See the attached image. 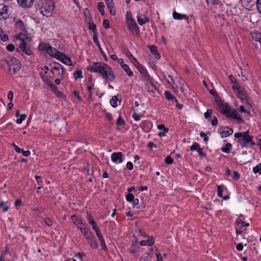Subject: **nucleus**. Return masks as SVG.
<instances>
[{"instance_id":"obj_24","label":"nucleus","mask_w":261,"mask_h":261,"mask_svg":"<svg viewBox=\"0 0 261 261\" xmlns=\"http://www.w3.org/2000/svg\"><path fill=\"white\" fill-rule=\"evenodd\" d=\"M81 232L83 233L84 236L87 240H89L93 237L91 233L89 232V229L86 227H84Z\"/></svg>"},{"instance_id":"obj_64","label":"nucleus","mask_w":261,"mask_h":261,"mask_svg":"<svg viewBox=\"0 0 261 261\" xmlns=\"http://www.w3.org/2000/svg\"><path fill=\"white\" fill-rule=\"evenodd\" d=\"M157 258V261H163V257L160 253H157L156 254Z\"/></svg>"},{"instance_id":"obj_52","label":"nucleus","mask_w":261,"mask_h":261,"mask_svg":"<svg viewBox=\"0 0 261 261\" xmlns=\"http://www.w3.org/2000/svg\"><path fill=\"white\" fill-rule=\"evenodd\" d=\"M256 8L257 11L261 14V0H257Z\"/></svg>"},{"instance_id":"obj_22","label":"nucleus","mask_w":261,"mask_h":261,"mask_svg":"<svg viewBox=\"0 0 261 261\" xmlns=\"http://www.w3.org/2000/svg\"><path fill=\"white\" fill-rule=\"evenodd\" d=\"M227 118L236 119L239 124L243 123L244 122L243 119L241 118L240 115H226Z\"/></svg>"},{"instance_id":"obj_40","label":"nucleus","mask_w":261,"mask_h":261,"mask_svg":"<svg viewBox=\"0 0 261 261\" xmlns=\"http://www.w3.org/2000/svg\"><path fill=\"white\" fill-rule=\"evenodd\" d=\"M18 38L21 40V42H25V40H28L29 39V38L27 37L25 34H24L23 33H20L18 35Z\"/></svg>"},{"instance_id":"obj_32","label":"nucleus","mask_w":261,"mask_h":261,"mask_svg":"<svg viewBox=\"0 0 261 261\" xmlns=\"http://www.w3.org/2000/svg\"><path fill=\"white\" fill-rule=\"evenodd\" d=\"M104 8H105V5H104L103 3L99 2L97 4V8H98L99 12L100 13V14L102 15H103L105 14Z\"/></svg>"},{"instance_id":"obj_53","label":"nucleus","mask_w":261,"mask_h":261,"mask_svg":"<svg viewBox=\"0 0 261 261\" xmlns=\"http://www.w3.org/2000/svg\"><path fill=\"white\" fill-rule=\"evenodd\" d=\"M146 241L147 245L148 246H151L153 245L154 241L153 239L149 238Z\"/></svg>"},{"instance_id":"obj_38","label":"nucleus","mask_w":261,"mask_h":261,"mask_svg":"<svg viewBox=\"0 0 261 261\" xmlns=\"http://www.w3.org/2000/svg\"><path fill=\"white\" fill-rule=\"evenodd\" d=\"M73 76L75 79H80L83 77L81 70L75 71L73 73Z\"/></svg>"},{"instance_id":"obj_56","label":"nucleus","mask_w":261,"mask_h":261,"mask_svg":"<svg viewBox=\"0 0 261 261\" xmlns=\"http://www.w3.org/2000/svg\"><path fill=\"white\" fill-rule=\"evenodd\" d=\"M200 136L201 137H203V140L205 141V142H207L208 140V137L207 136V135H206V134L204 133V132H201L200 133Z\"/></svg>"},{"instance_id":"obj_45","label":"nucleus","mask_w":261,"mask_h":261,"mask_svg":"<svg viewBox=\"0 0 261 261\" xmlns=\"http://www.w3.org/2000/svg\"><path fill=\"white\" fill-rule=\"evenodd\" d=\"M240 177V174L238 172L236 171L233 172V175L232 176V178L233 180H237L239 179Z\"/></svg>"},{"instance_id":"obj_8","label":"nucleus","mask_w":261,"mask_h":261,"mask_svg":"<svg viewBox=\"0 0 261 261\" xmlns=\"http://www.w3.org/2000/svg\"><path fill=\"white\" fill-rule=\"evenodd\" d=\"M233 133V129L228 126H223L220 128L219 133L222 138L227 137Z\"/></svg>"},{"instance_id":"obj_62","label":"nucleus","mask_w":261,"mask_h":261,"mask_svg":"<svg viewBox=\"0 0 261 261\" xmlns=\"http://www.w3.org/2000/svg\"><path fill=\"white\" fill-rule=\"evenodd\" d=\"M21 152H22V155L24 156H28L31 153L29 150L24 151L23 150L21 149Z\"/></svg>"},{"instance_id":"obj_1","label":"nucleus","mask_w":261,"mask_h":261,"mask_svg":"<svg viewBox=\"0 0 261 261\" xmlns=\"http://www.w3.org/2000/svg\"><path fill=\"white\" fill-rule=\"evenodd\" d=\"M87 69L91 72L100 74L103 79L112 82L115 80V75L112 68L107 64L102 62H93L87 67Z\"/></svg>"},{"instance_id":"obj_9","label":"nucleus","mask_w":261,"mask_h":261,"mask_svg":"<svg viewBox=\"0 0 261 261\" xmlns=\"http://www.w3.org/2000/svg\"><path fill=\"white\" fill-rule=\"evenodd\" d=\"M52 64H54V66H53V69L51 70V72L53 73V74H55L54 70L59 71L60 69H61V73H58V76L61 77V78L63 76L65 72V69L63 68V67L59 63H56L55 62H53Z\"/></svg>"},{"instance_id":"obj_27","label":"nucleus","mask_w":261,"mask_h":261,"mask_svg":"<svg viewBox=\"0 0 261 261\" xmlns=\"http://www.w3.org/2000/svg\"><path fill=\"white\" fill-rule=\"evenodd\" d=\"M88 240L91 248L96 249L98 247V243L93 237Z\"/></svg>"},{"instance_id":"obj_20","label":"nucleus","mask_w":261,"mask_h":261,"mask_svg":"<svg viewBox=\"0 0 261 261\" xmlns=\"http://www.w3.org/2000/svg\"><path fill=\"white\" fill-rule=\"evenodd\" d=\"M138 70L140 72V73L144 77V79L146 81H148L149 80V75L148 74L147 71L145 68H144L143 66L140 67Z\"/></svg>"},{"instance_id":"obj_50","label":"nucleus","mask_w":261,"mask_h":261,"mask_svg":"<svg viewBox=\"0 0 261 261\" xmlns=\"http://www.w3.org/2000/svg\"><path fill=\"white\" fill-rule=\"evenodd\" d=\"M133 207H135L136 206H137V208H140V206H138L137 205H138L139 203V200L138 199V198H136V199H134V200L133 201Z\"/></svg>"},{"instance_id":"obj_43","label":"nucleus","mask_w":261,"mask_h":261,"mask_svg":"<svg viewBox=\"0 0 261 261\" xmlns=\"http://www.w3.org/2000/svg\"><path fill=\"white\" fill-rule=\"evenodd\" d=\"M165 162L168 165H171L173 163V160L170 156H168L165 160Z\"/></svg>"},{"instance_id":"obj_7","label":"nucleus","mask_w":261,"mask_h":261,"mask_svg":"<svg viewBox=\"0 0 261 261\" xmlns=\"http://www.w3.org/2000/svg\"><path fill=\"white\" fill-rule=\"evenodd\" d=\"M54 10L53 3L51 1L49 2L48 4L43 5L41 8V12L43 15H48L51 13Z\"/></svg>"},{"instance_id":"obj_12","label":"nucleus","mask_w":261,"mask_h":261,"mask_svg":"<svg viewBox=\"0 0 261 261\" xmlns=\"http://www.w3.org/2000/svg\"><path fill=\"white\" fill-rule=\"evenodd\" d=\"M93 39L94 42L97 46V47H98V48L100 53L101 54L102 56L104 57L105 60H108V58H107L105 53H104V51H103L102 48L101 47L100 43H99V42L98 41V38H97V34H94L93 35Z\"/></svg>"},{"instance_id":"obj_25","label":"nucleus","mask_w":261,"mask_h":261,"mask_svg":"<svg viewBox=\"0 0 261 261\" xmlns=\"http://www.w3.org/2000/svg\"><path fill=\"white\" fill-rule=\"evenodd\" d=\"M173 17L174 19H178V20H181L184 18H185V19L188 18L187 15H186L185 14H179L175 11L173 12Z\"/></svg>"},{"instance_id":"obj_19","label":"nucleus","mask_w":261,"mask_h":261,"mask_svg":"<svg viewBox=\"0 0 261 261\" xmlns=\"http://www.w3.org/2000/svg\"><path fill=\"white\" fill-rule=\"evenodd\" d=\"M143 17H142L140 16H137V21H138V23L140 25H142L144 24L145 23H146V22L149 21V19L148 17H146L144 15H143Z\"/></svg>"},{"instance_id":"obj_57","label":"nucleus","mask_w":261,"mask_h":261,"mask_svg":"<svg viewBox=\"0 0 261 261\" xmlns=\"http://www.w3.org/2000/svg\"><path fill=\"white\" fill-rule=\"evenodd\" d=\"M12 146L14 147L16 152L18 153H20L21 151V149L19 148L18 146H17L15 144L13 143Z\"/></svg>"},{"instance_id":"obj_5","label":"nucleus","mask_w":261,"mask_h":261,"mask_svg":"<svg viewBox=\"0 0 261 261\" xmlns=\"http://www.w3.org/2000/svg\"><path fill=\"white\" fill-rule=\"evenodd\" d=\"M39 47L42 49L45 50L46 52L48 54L56 58H57L58 56L61 55V52L57 50L56 48L51 47V46L48 44H43V45L40 44Z\"/></svg>"},{"instance_id":"obj_4","label":"nucleus","mask_w":261,"mask_h":261,"mask_svg":"<svg viewBox=\"0 0 261 261\" xmlns=\"http://www.w3.org/2000/svg\"><path fill=\"white\" fill-rule=\"evenodd\" d=\"M6 62L9 67V72L14 74L19 70L20 63L19 60L14 57H11L6 60Z\"/></svg>"},{"instance_id":"obj_54","label":"nucleus","mask_w":261,"mask_h":261,"mask_svg":"<svg viewBox=\"0 0 261 261\" xmlns=\"http://www.w3.org/2000/svg\"><path fill=\"white\" fill-rule=\"evenodd\" d=\"M7 49L9 51H12L14 50V45L12 44H9L6 46Z\"/></svg>"},{"instance_id":"obj_47","label":"nucleus","mask_w":261,"mask_h":261,"mask_svg":"<svg viewBox=\"0 0 261 261\" xmlns=\"http://www.w3.org/2000/svg\"><path fill=\"white\" fill-rule=\"evenodd\" d=\"M218 195L220 197H222L223 195V189L221 186L217 187Z\"/></svg>"},{"instance_id":"obj_15","label":"nucleus","mask_w":261,"mask_h":261,"mask_svg":"<svg viewBox=\"0 0 261 261\" xmlns=\"http://www.w3.org/2000/svg\"><path fill=\"white\" fill-rule=\"evenodd\" d=\"M19 48L28 55H31L32 54V51L30 48L28 47L25 42H20L19 44Z\"/></svg>"},{"instance_id":"obj_11","label":"nucleus","mask_w":261,"mask_h":261,"mask_svg":"<svg viewBox=\"0 0 261 261\" xmlns=\"http://www.w3.org/2000/svg\"><path fill=\"white\" fill-rule=\"evenodd\" d=\"M122 156L123 153L121 152H114L111 155V159L113 162L116 163L119 161V163H122L123 162Z\"/></svg>"},{"instance_id":"obj_58","label":"nucleus","mask_w":261,"mask_h":261,"mask_svg":"<svg viewBox=\"0 0 261 261\" xmlns=\"http://www.w3.org/2000/svg\"><path fill=\"white\" fill-rule=\"evenodd\" d=\"M206 1L213 5H218L219 2V0H206Z\"/></svg>"},{"instance_id":"obj_42","label":"nucleus","mask_w":261,"mask_h":261,"mask_svg":"<svg viewBox=\"0 0 261 261\" xmlns=\"http://www.w3.org/2000/svg\"><path fill=\"white\" fill-rule=\"evenodd\" d=\"M134 199V196L132 193H128L126 196V200L129 202H133Z\"/></svg>"},{"instance_id":"obj_63","label":"nucleus","mask_w":261,"mask_h":261,"mask_svg":"<svg viewBox=\"0 0 261 261\" xmlns=\"http://www.w3.org/2000/svg\"><path fill=\"white\" fill-rule=\"evenodd\" d=\"M236 249L238 251H242L243 249V245L241 243L238 244L236 246Z\"/></svg>"},{"instance_id":"obj_33","label":"nucleus","mask_w":261,"mask_h":261,"mask_svg":"<svg viewBox=\"0 0 261 261\" xmlns=\"http://www.w3.org/2000/svg\"><path fill=\"white\" fill-rule=\"evenodd\" d=\"M118 97L116 96H113L110 100V104L113 107H116L117 106Z\"/></svg>"},{"instance_id":"obj_17","label":"nucleus","mask_w":261,"mask_h":261,"mask_svg":"<svg viewBox=\"0 0 261 261\" xmlns=\"http://www.w3.org/2000/svg\"><path fill=\"white\" fill-rule=\"evenodd\" d=\"M48 85L52 90V91L57 94V95L60 96L61 95H62V92L59 91L58 87L55 86L54 84L52 83H48Z\"/></svg>"},{"instance_id":"obj_3","label":"nucleus","mask_w":261,"mask_h":261,"mask_svg":"<svg viewBox=\"0 0 261 261\" xmlns=\"http://www.w3.org/2000/svg\"><path fill=\"white\" fill-rule=\"evenodd\" d=\"M216 107L222 114H238L235 108H232L227 102L217 96L216 98Z\"/></svg>"},{"instance_id":"obj_6","label":"nucleus","mask_w":261,"mask_h":261,"mask_svg":"<svg viewBox=\"0 0 261 261\" xmlns=\"http://www.w3.org/2000/svg\"><path fill=\"white\" fill-rule=\"evenodd\" d=\"M126 24L128 30L136 36L139 35V28L137 23L132 18L126 20Z\"/></svg>"},{"instance_id":"obj_23","label":"nucleus","mask_w":261,"mask_h":261,"mask_svg":"<svg viewBox=\"0 0 261 261\" xmlns=\"http://www.w3.org/2000/svg\"><path fill=\"white\" fill-rule=\"evenodd\" d=\"M108 8L109 10V12L112 15H115V6L113 1H111V2H109L108 4H107Z\"/></svg>"},{"instance_id":"obj_30","label":"nucleus","mask_w":261,"mask_h":261,"mask_svg":"<svg viewBox=\"0 0 261 261\" xmlns=\"http://www.w3.org/2000/svg\"><path fill=\"white\" fill-rule=\"evenodd\" d=\"M122 68L125 71L128 76H132L133 75V71L130 70V68L127 65H123L122 66Z\"/></svg>"},{"instance_id":"obj_28","label":"nucleus","mask_w":261,"mask_h":261,"mask_svg":"<svg viewBox=\"0 0 261 261\" xmlns=\"http://www.w3.org/2000/svg\"><path fill=\"white\" fill-rule=\"evenodd\" d=\"M10 205L8 204V201L5 202H1L0 203V208L3 210V212H6L8 211L9 209Z\"/></svg>"},{"instance_id":"obj_31","label":"nucleus","mask_w":261,"mask_h":261,"mask_svg":"<svg viewBox=\"0 0 261 261\" xmlns=\"http://www.w3.org/2000/svg\"><path fill=\"white\" fill-rule=\"evenodd\" d=\"M232 145L230 143H227L225 144V147L221 148V150L225 153H229L231 149Z\"/></svg>"},{"instance_id":"obj_39","label":"nucleus","mask_w":261,"mask_h":261,"mask_svg":"<svg viewBox=\"0 0 261 261\" xmlns=\"http://www.w3.org/2000/svg\"><path fill=\"white\" fill-rule=\"evenodd\" d=\"M253 172L254 173H259L261 174V164L259 163L257 164L255 167H254L253 169Z\"/></svg>"},{"instance_id":"obj_37","label":"nucleus","mask_w":261,"mask_h":261,"mask_svg":"<svg viewBox=\"0 0 261 261\" xmlns=\"http://www.w3.org/2000/svg\"><path fill=\"white\" fill-rule=\"evenodd\" d=\"M125 124V122L124 119L121 116H119L116 121L117 125L120 126L124 125Z\"/></svg>"},{"instance_id":"obj_41","label":"nucleus","mask_w":261,"mask_h":261,"mask_svg":"<svg viewBox=\"0 0 261 261\" xmlns=\"http://www.w3.org/2000/svg\"><path fill=\"white\" fill-rule=\"evenodd\" d=\"M89 29L90 30L92 31L94 33V34H97V32H96V24H95L94 23H89Z\"/></svg>"},{"instance_id":"obj_14","label":"nucleus","mask_w":261,"mask_h":261,"mask_svg":"<svg viewBox=\"0 0 261 261\" xmlns=\"http://www.w3.org/2000/svg\"><path fill=\"white\" fill-rule=\"evenodd\" d=\"M72 220L73 222L76 225V226L80 229L81 231H82L83 229L85 227V224L83 223L81 220L79 219L75 215L72 216Z\"/></svg>"},{"instance_id":"obj_49","label":"nucleus","mask_w":261,"mask_h":261,"mask_svg":"<svg viewBox=\"0 0 261 261\" xmlns=\"http://www.w3.org/2000/svg\"><path fill=\"white\" fill-rule=\"evenodd\" d=\"M102 24H103V27L106 29H108L110 28V24H109V21L107 19L103 20Z\"/></svg>"},{"instance_id":"obj_35","label":"nucleus","mask_w":261,"mask_h":261,"mask_svg":"<svg viewBox=\"0 0 261 261\" xmlns=\"http://www.w3.org/2000/svg\"><path fill=\"white\" fill-rule=\"evenodd\" d=\"M17 117L16 120V123L18 124H20L22 123V121L26 119L27 115H16Z\"/></svg>"},{"instance_id":"obj_51","label":"nucleus","mask_w":261,"mask_h":261,"mask_svg":"<svg viewBox=\"0 0 261 261\" xmlns=\"http://www.w3.org/2000/svg\"><path fill=\"white\" fill-rule=\"evenodd\" d=\"M233 85L232 86V88L234 89V90H236L237 91V92H238L239 91H241V88L239 86V85L238 84L237 82H235L233 84Z\"/></svg>"},{"instance_id":"obj_44","label":"nucleus","mask_w":261,"mask_h":261,"mask_svg":"<svg viewBox=\"0 0 261 261\" xmlns=\"http://www.w3.org/2000/svg\"><path fill=\"white\" fill-rule=\"evenodd\" d=\"M44 223L48 226H51L53 225V221L49 218L44 219Z\"/></svg>"},{"instance_id":"obj_18","label":"nucleus","mask_w":261,"mask_h":261,"mask_svg":"<svg viewBox=\"0 0 261 261\" xmlns=\"http://www.w3.org/2000/svg\"><path fill=\"white\" fill-rule=\"evenodd\" d=\"M157 128L160 130H163V132H160L158 133V136L160 137H163L165 136V134L168 132V129L166 128L164 124L158 125Z\"/></svg>"},{"instance_id":"obj_46","label":"nucleus","mask_w":261,"mask_h":261,"mask_svg":"<svg viewBox=\"0 0 261 261\" xmlns=\"http://www.w3.org/2000/svg\"><path fill=\"white\" fill-rule=\"evenodd\" d=\"M148 47L150 52L153 54H156L158 51L157 48L154 45H150Z\"/></svg>"},{"instance_id":"obj_61","label":"nucleus","mask_w":261,"mask_h":261,"mask_svg":"<svg viewBox=\"0 0 261 261\" xmlns=\"http://www.w3.org/2000/svg\"><path fill=\"white\" fill-rule=\"evenodd\" d=\"M147 147L150 149H152L153 147L156 148V146L154 143L152 142H149L147 144Z\"/></svg>"},{"instance_id":"obj_10","label":"nucleus","mask_w":261,"mask_h":261,"mask_svg":"<svg viewBox=\"0 0 261 261\" xmlns=\"http://www.w3.org/2000/svg\"><path fill=\"white\" fill-rule=\"evenodd\" d=\"M57 59L68 66H71L72 65L71 59L67 57L65 54L61 53V55L58 56Z\"/></svg>"},{"instance_id":"obj_16","label":"nucleus","mask_w":261,"mask_h":261,"mask_svg":"<svg viewBox=\"0 0 261 261\" xmlns=\"http://www.w3.org/2000/svg\"><path fill=\"white\" fill-rule=\"evenodd\" d=\"M96 236L100 242V245L102 247V249L104 251L107 250V247L106 246V244L105 242V240H104L100 232H97L96 233Z\"/></svg>"},{"instance_id":"obj_48","label":"nucleus","mask_w":261,"mask_h":261,"mask_svg":"<svg viewBox=\"0 0 261 261\" xmlns=\"http://www.w3.org/2000/svg\"><path fill=\"white\" fill-rule=\"evenodd\" d=\"M91 224H92L93 229L95 230L96 234L97 232H100L99 230L98 227L97 226V225L95 221L93 222L92 223H91Z\"/></svg>"},{"instance_id":"obj_60","label":"nucleus","mask_w":261,"mask_h":261,"mask_svg":"<svg viewBox=\"0 0 261 261\" xmlns=\"http://www.w3.org/2000/svg\"><path fill=\"white\" fill-rule=\"evenodd\" d=\"M126 168L129 170H131L133 169V164L131 162H128L126 164Z\"/></svg>"},{"instance_id":"obj_2","label":"nucleus","mask_w":261,"mask_h":261,"mask_svg":"<svg viewBox=\"0 0 261 261\" xmlns=\"http://www.w3.org/2000/svg\"><path fill=\"white\" fill-rule=\"evenodd\" d=\"M234 137L238 139V142L241 144L242 148H247L249 146L251 147L256 144L252 141L253 137L249 135V131L236 133Z\"/></svg>"},{"instance_id":"obj_36","label":"nucleus","mask_w":261,"mask_h":261,"mask_svg":"<svg viewBox=\"0 0 261 261\" xmlns=\"http://www.w3.org/2000/svg\"><path fill=\"white\" fill-rule=\"evenodd\" d=\"M248 108V107L246 106V108H245L244 106H241L239 107V111L241 113L249 114V113H250V112L248 111V110L249 109L250 107H249V108Z\"/></svg>"},{"instance_id":"obj_59","label":"nucleus","mask_w":261,"mask_h":261,"mask_svg":"<svg viewBox=\"0 0 261 261\" xmlns=\"http://www.w3.org/2000/svg\"><path fill=\"white\" fill-rule=\"evenodd\" d=\"M8 98L10 101H12L13 100V93L12 91H10L8 94Z\"/></svg>"},{"instance_id":"obj_55","label":"nucleus","mask_w":261,"mask_h":261,"mask_svg":"<svg viewBox=\"0 0 261 261\" xmlns=\"http://www.w3.org/2000/svg\"><path fill=\"white\" fill-rule=\"evenodd\" d=\"M16 25L17 27H19L20 29H23V22L22 20H19L16 22Z\"/></svg>"},{"instance_id":"obj_13","label":"nucleus","mask_w":261,"mask_h":261,"mask_svg":"<svg viewBox=\"0 0 261 261\" xmlns=\"http://www.w3.org/2000/svg\"><path fill=\"white\" fill-rule=\"evenodd\" d=\"M18 5L23 8H29L32 6L34 0H17Z\"/></svg>"},{"instance_id":"obj_26","label":"nucleus","mask_w":261,"mask_h":261,"mask_svg":"<svg viewBox=\"0 0 261 261\" xmlns=\"http://www.w3.org/2000/svg\"><path fill=\"white\" fill-rule=\"evenodd\" d=\"M205 118L208 119L211 121V124L213 126H216L217 125L218 120L217 118L215 116L212 117L213 115H204Z\"/></svg>"},{"instance_id":"obj_29","label":"nucleus","mask_w":261,"mask_h":261,"mask_svg":"<svg viewBox=\"0 0 261 261\" xmlns=\"http://www.w3.org/2000/svg\"><path fill=\"white\" fill-rule=\"evenodd\" d=\"M165 96L166 99L169 100H175L176 101L175 97L169 92V91H166L165 92Z\"/></svg>"},{"instance_id":"obj_34","label":"nucleus","mask_w":261,"mask_h":261,"mask_svg":"<svg viewBox=\"0 0 261 261\" xmlns=\"http://www.w3.org/2000/svg\"><path fill=\"white\" fill-rule=\"evenodd\" d=\"M197 151L198 152V154L201 158H203L206 156V153L203 152L202 149L200 148L199 145L198 143H197Z\"/></svg>"},{"instance_id":"obj_21","label":"nucleus","mask_w":261,"mask_h":261,"mask_svg":"<svg viewBox=\"0 0 261 261\" xmlns=\"http://www.w3.org/2000/svg\"><path fill=\"white\" fill-rule=\"evenodd\" d=\"M238 97L242 100L245 101V103L246 104V106L248 107V108H249V107H251V105H250L248 100L246 99V96L243 94V93L241 91V90L238 92Z\"/></svg>"}]
</instances>
